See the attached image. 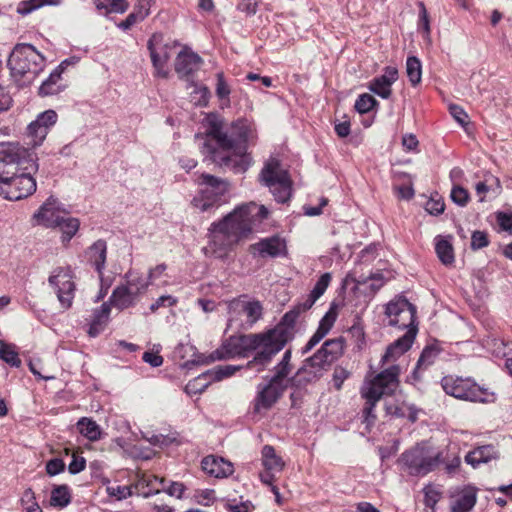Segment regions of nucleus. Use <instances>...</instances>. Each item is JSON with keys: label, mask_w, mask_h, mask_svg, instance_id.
<instances>
[{"label": "nucleus", "mask_w": 512, "mask_h": 512, "mask_svg": "<svg viewBox=\"0 0 512 512\" xmlns=\"http://www.w3.org/2000/svg\"><path fill=\"white\" fill-rule=\"evenodd\" d=\"M208 141L204 147L218 166L235 173H244L251 165L252 158L247 153L249 143H254L256 133L246 120H237L229 126L217 117L208 119Z\"/></svg>", "instance_id": "obj_1"}, {"label": "nucleus", "mask_w": 512, "mask_h": 512, "mask_svg": "<svg viewBox=\"0 0 512 512\" xmlns=\"http://www.w3.org/2000/svg\"><path fill=\"white\" fill-rule=\"evenodd\" d=\"M279 331L267 330L260 333L230 336L207 357L205 362L210 363L236 357L247 358L254 352V357L246 363L245 367L256 373H261L268 367L274 356L283 349L285 340Z\"/></svg>", "instance_id": "obj_2"}, {"label": "nucleus", "mask_w": 512, "mask_h": 512, "mask_svg": "<svg viewBox=\"0 0 512 512\" xmlns=\"http://www.w3.org/2000/svg\"><path fill=\"white\" fill-rule=\"evenodd\" d=\"M269 211L264 205L254 202L243 204L209 228L208 245L204 248L217 258H223L240 238L252 232L254 226L268 217Z\"/></svg>", "instance_id": "obj_3"}, {"label": "nucleus", "mask_w": 512, "mask_h": 512, "mask_svg": "<svg viewBox=\"0 0 512 512\" xmlns=\"http://www.w3.org/2000/svg\"><path fill=\"white\" fill-rule=\"evenodd\" d=\"M344 351L345 339L343 337L326 340L316 353L304 361L296 374L287 379L292 371V351L287 349L280 362L274 367L275 373L271 378L296 387L316 382L330 369L333 363L342 357Z\"/></svg>", "instance_id": "obj_4"}, {"label": "nucleus", "mask_w": 512, "mask_h": 512, "mask_svg": "<svg viewBox=\"0 0 512 512\" xmlns=\"http://www.w3.org/2000/svg\"><path fill=\"white\" fill-rule=\"evenodd\" d=\"M400 368L398 365H391L376 374L371 379H365L361 388V396L366 400L363 408L365 422L373 424L376 420L374 408L383 396L392 395L399 387Z\"/></svg>", "instance_id": "obj_5"}, {"label": "nucleus", "mask_w": 512, "mask_h": 512, "mask_svg": "<svg viewBox=\"0 0 512 512\" xmlns=\"http://www.w3.org/2000/svg\"><path fill=\"white\" fill-rule=\"evenodd\" d=\"M45 58L31 44H18L12 50L8 58V66L11 75L20 85H28L33 82L44 68Z\"/></svg>", "instance_id": "obj_6"}, {"label": "nucleus", "mask_w": 512, "mask_h": 512, "mask_svg": "<svg viewBox=\"0 0 512 512\" xmlns=\"http://www.w3.org/2000/svg\"><path fill=\"white\" fill-rule=\"evenodd\" d=\"M22 169L38 171L36 154L19 143H0V179Z\"/></svg>", "instance_id": "obj_7"}, {"label": "nucleus", "mask_w": 512, "mask_h": 512, "mask_svg": "<svg viewBox=\"0 0 512 512\" xmlns=\"http://www.w3.org/2000/svg\"><path fill=\"white\" fill-rule=\"evenodd\" d=\"M259 182L269 188L278 203H286L292 193V180L281 162L271 157L265 163L258 177Z\"/></svg>", "instance_id": "obj_8"}, {"label": "nucleus", "mask_w": 512, "mask_h": 512, "mask_svg": "<svg viewBox=\"0 0 512 512\" xmlns=\"http://www.w3.org/2000/svg\"><path fill=\"white\" fill-rule=\"evenodd\" d=\"M401 461L410 475L424 476L439 466L442 462V452L422 442L404 452Z\"/></svg>", "instance_id": "obj_9"}, {"label": "nucleus", "mask_w": 512, "mask_h": 512, "mask_svg": "<svg viewBox=\"0 0 512 512\" xmlns=\"http://www.w3.org/2000/svg\"><path fill=\"white\" fill-rule=\"evenodd\" d=\"M441 386L446 394L461 400L479 403L495 401V394L478 385L472 378L448 375L442 378Z\"/></svg>", "instance_id": "obj_10"}, {"label": "nucleus", "mask_w": 512, "mask_h": 512, "mask_svg": "<svg viewBox=\"0 0 512 512\" xmlns=\"http://www.w3.org/2000/svg\"><path fill=\"white\" fill-rule=\"evenodd\" d=\"M195 181L200 186V195L194 198L193 204L203 212L220 205L229 190L226 180L210 174L203 173Z\"/></svg>", "instance_id": "obj_11"}, {"label": "nucleus", "mask_w": 512, "mask_h": 512, "mask_svg": "<svg viewBox=\"0 0 512 512\" xmlns=\"http://www.w3.org/2000/svg\"><path fill=\"white\" fill-rule=\"evenodd\" d=\"M37 171L20 170L0 179V194L4 198L17 201L31 196L36 191V180L33 177Z\"/></svg>", "instance_id": "obj_12"}, {"label": "nucleus", "mask_w": 512, "mask_h": 512, "mask_svg": "<svg viewBox=\"0 0 512 512\" xmlns=\"http://www.w3.org/2000/svg\"><path fill=\"white\" fill-rule=\"evenodd\" d=\"M49 285L54 289L60 306L69 309L75 296L76 285L70 267H57L53 269L49 278Z\"/></svg>", "instance_id": "obj_13"}, {"label": "nucleus", "mask_w": 512, "mask_h": 512, "mask_svg": "<svg viewBox=\"0 0 512 512\" xmlns=\"http://www.w3.org/2000/svg\"><path fill=\"white\" fill-rule=\"evenodd\" d=\"M385 314L389 319L388 324L390 326L417 330L415 325L416 307L407 299L399 298L390 301L386 306Z\"/></svg>", "instance_id": "obj_14"}, {"label": "nucleus", "mask_w": 512, "mask_h": 512, "mask_svg": "<svg viewBox=\"0 0 512 512\" xmlns=\"http://www.w3.org/2000/svg\"><path fill=\"white\" fill-rule=\"evenodd\" d=\"M289 385L270 378L268 383L259 384L257 395L254 400V410L270 409L284 394Z\"/></svg>", "instance_id": "obj_15"}, {"label": "nucleus", "mask_w": 512, "mask_h": 512, "mask_svg": "<svg viewBox=\"0 0 512 512\" xmlns=\"http://www.w3.org/2000/svg\"><path fill=\"white\" fill-rule=\"evenodd\" d=\"M147 48L150 52L151 61L156 70V75L166 78L168 76V72L165 70V66L171 57L173 46L168 43H163V37L161 35L154 34L148 40Z\"/></svg>", "instance_id": "obj_16"}, {"label": "nucleus", "mask_w": 512, "mask_h": 512, "mask_svg": "<svg viewBox=\"0 0 512 512\" xmlns=\"http://www.w3.org/2000/svg\"><path fill=\"white\" fill-rule=\"evenodd\" d=\"M58 115L54 110H46L40 113L36 120L28 126V136L33 146H39L47 137L50 129L56 124Z\"/></svg>", "instance_id": "obj_17"}, {"label": "nucleus", "mask_w": 512, "mask_h": 512, "mask_svg": "<svg viewBox=\"0 0 512 512\" xmlns=\"http://www.w3.org/2000/svg\"><path fill=\"white\" fill-rule=\"evenodd\" d=\"M229 320L233 321L240 314H245L247 323L250 325L257 322L262 315V306L258 301H245L236 298L228 303Z\"/></svg>", "instance_id": "obj_18"}, {"label": "nucleus", "mask_w": 512, "mask_h": 512, "mask_svg": "<svg viewBox=\"0 0 512 512\" xmlns=\"http://www.w3.org/2000/svg\"><path fill=\"white\" fill-rule=\"evenodd\" d=\"M253 256L261 258H275L286 252V243L278 236L264 238L257 243L251 244L249 247Z\"/></svg>", "instance_id": "obj_19"}, {"label": "nucleus", "mask_w": 512, "mask_h": 512, "mask_svg": "<svg viewBox=\"0 0 512 512\" xmlns=\"http://www.w3.org/2000/svg\"><path fill=\"white\" fill-rule=\"evenodd\" d=\"M398 79V70L395 67L388 66L384 69V73L373 78L368 88L371 92L383 99H388L392 94V84Z\"/></svg>", "instance_id": "obj_20"}, {"label": "nucleus", "mask_w": 512, "mask_h": 512, "mask_svg": "<svg viewBox=\"0 0 512 512\" xmlns=\"http://www.w3.org/2000/svg\"><path fill=\"white\" fill-rule=\"evenodd\" d=\"M415 336L416 329L411 328L410 330H407V332L402 337L398 338L387 347L386 352L381 358V363L384 365L398 359L401 355L410 349Z\"/></svg>", "instance_id": "obj_21"}, {"label": "nucleus", "mask_w": 512, "mask_h": 512, "mask_svg": "<svg viewBox=\"0 0 512 512\" xmlns=\"http://www.w3.org/2000/svg\"><path fill=\"white\" fill-rule=\"evenodd\" d=\"M337 310L334 304L331 305L330 309L326 312L323 318L320 320L319 326L312 337L309 339L307 344L302 350V353L305 354L309 352L314 346H316L332 329L336 319H337Z\"/></svg>", "instance_id": "obj_22"}, {"label": "nucleus", "mask_w": 512, "mask_h": 512, "mask_svg": "<svg viewBox=\"0 0 512 512\" xmlns=\"http://www.w3.org/2000/svg\"><path fill=\"white\" fill-rule=\"evenodd\" d=\"M202 469L216 478L228 477L234 472L233 464L222 457L209 455L203 458Z\"/></svg>", "instance_id": "obj_23"}, {"label": "nucleus", "mask_w": 512, "mask_h": 512, "mask_svg": "<svg viewBox=\"0 0 512 512\" xmlns=\"http://www.w3.org/2000/svg\"><path fill=\"white\" fill-rule=\"evenodd\" d=\"M202 64L201 57L189 50L181 51L175 62V71L181 76L186 77L199 70Z\"/></svg>", "instance_id": "obj_24"}, {"label": "nucleus", "mask_w": 512, "mask_h": 512, "mask_svg": "<svg viewBox=\"0 0 512 512\" xmlns=\"http://www.w3.org/2000/svg\"><path fill=\"white\" fill-rule=\"evenodd\" d=\"M107 245L104 240H97L86 251L88 262L95 268L99 276H102L105 267Z\"/></svg>", "instance_id": "obj_25"}, {"label": "nucleus", "mask_w": 512, "mask_h": 512, "mask_svg": "<svg viewBox=\"0 0 512 512\" xmlns=\"http://www.w3.org/2000/svg\"><path fill=\"white\" fill-rule=\"evenodd\" d=\"M498 458V451L494 445L488 444L475 448L470 451L466 457L465 461L470 464L472 467L476 468L482 463H487L493 459Z\"/></svg>", "instance_id": "obj_26"}, {"label": "nucleus", "mask_w": 512, "mask_h": 512, "mask_svg": "<svg viewBox=\"0 0 512 512\" xmlns=\"http://www.w3.org/2000/svg\"><path fill=\"white\" fill-rule=\"evenodd\" d=\"M110 311L111 309L108 303H103L99 308L94 310L88 330L91 337H96L104 330L109 320Z\"/></svg>", "instance_id": "obj_27"}, {"label": "nucleus", "mask_w": 512, "mask_h": 512, "mask_svg": "<svg viewBox=\"0 0 512 512\" xmlns=\"http://www.w3.org/2000/svg\"><path fill=\"white\" fill-rule=\"evenodd\" d=\"M37 224L45 227H56L62 216L54 209L49 200L34 214Z\"/></svg>", "instance_id": "obj_28"}, {"label": "nucleus", "mask_w": 512, "mask_h": 512, "mask_svg": "<svg viewBox=\"0 0 512 512\" xmlns=\"http://www.w3.org/2000/svg\"><path fill=\"white\" fill-rule=\"evenodd\" d=\"M262 464L267 471L280 472L283 470L285 463L283 459L276 454L273 446L265 445L261 451Z\"/></svg>", "instance_id": "obj_29"}, {"label": "nucleus", "mask_w": 512, "mask_h": 512, "mask_svg": "<svg viewBox=\"0 0 512 512\" xmlns=\"http://www.w3.org/2000/svg\"><path fill=\"white\" fill-rule=\"evenodd\" d=\"M476 503V494L473 490H464L451 501L452 512H469Z\"/></svg>", "instance_id": "obj_30"}, {"label": "nucleus", "mask_w": 512, "mask_h": 512, "mask_svg": "<svg viewBox=\"0 0 512 512\" xmlns=\"http://www.w3.org/2000/svg\"><path fill=\"white\" fill-rule=\"evenodd\" d=\"M298 316V310H295L293 308L283 316L282 320L278 325L271 329L280 330L279 332L283 334V339L285 340L283 342V348L288 343V341H290L293 337V328Z\"/></svg>", "instance_id": "obj_31"}, {"label": "nucleus", "mask_w": 512, "mask_h": 512, "mask_svg": "<svg viewBox=\"0 0 512 512\" xmlns=\"http://www.w3.org/2000/svg\"><path fill=\"white\" fill-rule=\"evenodd\" d=\"M136 301L137 299L134 298L133 293L121 286L116 287L110 297L111 304L120 310L133 306Z\"/></svg>", "instance_id": "obj_32"}, {"label": "nucleus", "mask_w": 512, "mask_h": 512, "mask_svg": "<svg viewBox=\"0 0 512 512\" xmlns=\"http://www.w3.org/2000/svg\"><path fill=\"white\" fill-rule=\"evenodd\" d=\"M71 491L66 484L54 485L51 496L50 505L53 507L64 508L71 503Z\"/></svg>", "instance_id": "obj_33"}, {"label": "nucleus", "mask_w": 512, "mask_h": 512, "mask_svg": "<svg viewBox=\"0 0 512 512\" xmlns=\"http://www.w3.org/2000/svg\"><path fill=\"white\" fill-rule=\"evenodd\" d=\"M438 355H439V349L437 347L426 346L423 349V351L417 361L416 367L413 371L414 378L419 379L420 372L422 370H425L426 368H428L430 365H432Z\"/></svg>", "instance_id": "obj_34"}, {"label": "nucleus", "mask_w": 512, "mask_h": 512, "mask_svg": "<svg viewBox=\"0 0 512 512\" xmlns=\"http://www.w3.org/2000/svg\"><path fill=\"white\" fill-rule=\"evenodd\" d=\"M79 432L90 441H97L101 438L100 426L91 418L82 417L77 422Z\"/></svg>", "instance_id": "obj_35"}, {"label": "nucleus", "mask_w": 512, "mask_h": 512, "mask_svg": "<svg viewBox=\"0 0 512 512\" xmlns=\"http://www.w3.org/2000/svg\"><path fill=\"white\" fill-rule=\"evenodd\" d=\"M435 251L439 260L444 265L454 262V250L449 240L441 236L436 237Z\"/></svg>", "instance_id": "obj_36"}, {"label": "nucleus", "mask_w": 512, "mask_h": 512, "mask_svg": "<svg viewBox=\"0 0 512 512\" xmlns=\"http://www.w3.org/2000/svg\"><path fill=\"white\" fill-rule=\"evenodd\" d=\"M98 11L108 13H123L128 8L127 0H94Z\"/></svg>", "instance_id": "obj_37"}, {"label": "nucleus", "mask_w": 512, "mask_h": 512, "mask_svg": "<svg viewBox=\"0 0 512 512\" xmlns=\"http://www.w3.org/2000/svg\"><path fill=\"white\" fill-rule=\"evenodd\" d=\"M211 377L212 376L209 370L205 373H202L201 375L194 378L193 380H190L187 383L185 391L188 394L202 393L214 381L211 380Z\"/></svg>", "instance_id": "obj_38"}, {"label": "nucleus", "mask_w": 512, "mask_h": 512, "mask_svg": "<svg viewBox=\"0 0 512 512\" xmlns=\"http://www.w3.org/2000/svg\"><path fill=\"white\" fill-rule=\"evenodd\" d=\"M79 220L76 219V218H65V217H61V219L59 220V223L56 225V227H59L60 230L62 231V242L63 243H68L71 238L76 234V232L78 231L79 229Z\"/></svg>", "instance_id": "obj_39"}, {"label": "nucleus", "mask_w": 512, "mask_h": 512, "mask_svg": "<svg viewBox=\"0 0 512 512\" xmlns=\"http://www.w3.org/2000/svg\"><path fill=\"white\" fill-rule=\"evenodd\" d=\"M61 80V71L55 70L53 71L48 79L42 83L39 88V94L41 96H49L57 94L61 87L59 85V81Z\"/></svg>", "instance_id": "obj_40"}, {"label": "nucleus", "mask_w": 512, "mask_h": 512, "mask_svg": "<svg viewBox=\"0 0 512 512\" xmlns=\"http://www.w3.org/2000/svg\"><path fill=\"white\" fill-rule=\"evenodd\" d=\"M63 0H29L21 2L17 8V12L22 15H27L32 11L43 6H58Z\"/></svg>", "instance_id": "obj_41"}, {"label": "nucleus", "mask_w": 512, "mask_h": 512, "mask_svg": "<svg viewBox=\"0 0 512 512\" xmlns=\"http://www.w3.org/2000/svg\"><path fill=\"white\" fill-rule=\"evenodd\" d=\"M406 72H407L409 81L413 86H416L417 84H419L421 82L422 65H421L420 60L417 57L411 56V57L407 58Z\"/></svg>", "instance_id": "obj_42"}, {"label": "nucleus", "mask_w": 512, "mask_h": 512, "mask_svg": "<svg viewBox=\"0 0 512 512\" xmlns=\"http://www.w3.org/2000/svg\"><path fill=\"white\" fill-rule=\"evenodd\" d=\"M0 359L11 365L12 367H19L21 360L18 357V353L15 351L13 345L6 344L0 340Z\"/></svg>", "instance_id": "obj_43"}, {"label": "nucleus", "mask_w": 512, "mask_h": 512, "mask_svg": "<svg viewBox=\"0 0 512 512\" xmlns=\"http://www.w3.org/2000/svg\"><path fill=\"white\" fill-rule=\"evenodd\" d=\"M246 367L240 366V365H224V366H218L212 370H209L211 373V380L214 381H220L223 378L230 377L234 375L237 371L241 370Z\"/></svg>", "instance_id": "obj_44"}, {"label": "nucleus", "mask_w": 512, "mask_h": 512, "mask_svg": "<svg viewBox=\"0 0 512 512\" xmlns=\"http://www.w3.org/2000/svg\"><path fill=\"white\" fill-rule=\"evenodd\" d=\"M149 14V8L147 5H141L138 11L130 13L127 18L119 24V27L127 30L131 28L138 21H142Z\"/></svg>", "instance_id": "obj_45"}, {"label": "nucleus", "mask_w": 512, "mask_h": 512, "mask_svg": "<svg viewBox=\"0 0 512 512\" xmlns=\"http://www.w3.org/2000/svg\"><path fill=\"white\" fill-rule=\"evenodd\" d=\"M377 104V100L372 95L364 93L357 98L354 107L360 114H365L370 112Z\"/></svg>", "instance_id": "obj_46"}, {"label": "nucleus", "mask_w": 512, "mask_h": 512, "mask_svg": "<svg viewBox=\"0 0 512 512\" xmlns=\"http://www.w3.org/2000/svg\"><path fill=\"white\" fill-rule=\"evenodd\" d=\"M332 276L330 273H324L320 276L318 281L316 282L314 288L310 292V294L313 296L314 299H319L324 292L326 291L327 287L329 286L331 282Z\"/></svg>", "instance_id": "obj_47"}, {"label": "nucleus", "mask_w": 512, "mask_h": 512, "mask_svg": "<svg viewBox=\"0 0 512 512\" xmlns=\"http://www.w3.org/2000/svg\"><path fill=\"white\" fill-rule=\"evenodd\" d=\"M450 197L455 204L462 207L466 206L470 199L469 192L459 185L452 188Z\"/></svg>", "instance_id": "obj_48"}, {"label": "nucleus", "mask_w": 512, "mask_h": 512, "mask_svg": "<svg viewBox=\"0 0 512 512\" xmlns=\"http://www.w3.org/2000/svg\"><path fill=\"white\" fill-rule=\"evenodd\" d=\"M351 376V372L342 366H336L333 372V385L337 391L342 389L343 383Z\"/></svg>", "instance_id": "obj_49"}, {"label": "nucleus", "mask_w": 512, "mask_h": 512, "mask_svg": "<svg viewBox=\"0 0 512 512\" xmlns=\"http://www.w3.org/2000/svg\"><path fill=\"white\" fill-rule=\"evenodd\" d=\"M368 280L373 281L370 285L371 289L373 291L379 290L384 285V277L381 273H373L370 274L368 277L360 276L355 281L357 284H366Z\"/></svg>", "instance_id": "obj_50"}, {"label": "nucleus", "mask_w": 512, "mask_h": 512, "mask_svg": "<svg viewBox=\"0 0 512 512\" xmlns=\"http://www.w3.org/2000/svg\"><path fill=\"white\" fill-rule=\"evenodd\" d=\"M217 83H216V95L220 99H228L231 93V89L227 82L225 81L224 75L222 72L217 73L216 75Z\"/></svg>", "instance_id": "obj_51"}, {"label": "nucleus", "mask_w": 512, "mask_h": 512, "mask_svg": "<svg viewBox=\"0 0 512 512\" xmlns=\"http://www.w3.org/2000/svg\"><path fill=\"white\" fill-rule=\"evenodd\" d=\"M489 240L487 233L483 231H474L471 236V248L473 250L482 249L488 246Z\"/></svg>", "instance_id": "obj_52"}, {"label": "nucleus", "mask_w": 512, "mask_h": 512, "mask_svg": "<svg viewBox=\"0 0 512 512\" xmlns=\"http://www.w3.org/2000/svg\"><path fill=\"white\" fill-rule=\"evenodd\" d=\"M107 493L111 497H115L117 500H123L126 499L128 496L131 495L130 487L128 486H108L106 488Z\"/></svg>", "instance_id": "obj_53"}, {"label": "nucleus", "mask_w": 512, "mask_h": 512, "mask_svg": "<svg viewBox=\"0 0 512 512\" xmlns=\"http://www.w3.org/2000/svg\"><path fill=\"white\" fill-rule=\"evenodd\" d=\"M425 209L432 215H439L444 212L445 204L442 199L430 198L425 205Z\"/></svg>", "instance_id": "obj_54"}, {"label": "nucleus", "mask_w": 512, "mask_h": 512, "mask_svg": "<svg viewBox=\"0 0 512 512\" xmlns=\"http://www.w3.org/2000/svg\"><path fill=\"white\" fill-rule=\"evenodd\" d=\"M65 469V463L62 459L53 458L46 463V472L50 476H55Z\"/></svg>", "instance_id": "obj_55"}, {"label": "nucleus", "mask_w": 512, "mask_h": 512, "mask_svg": "<svg viewBox=\"0 0 512 512\" xmlns=\"http://www.w3.org/2000/svg\"><path fill=\"white\" fill-rule=\"evenodd\" d=\"M176 302L177 300L171 295H163L150 305V310L151 312H156L159 308L173 306Z\"/></svg>", "instance_id": "obj_56"}, {"label": "nucleus", "mask_w": 512, "mask_h": 512, "mask_svg": "<svg viewBox=\"0 0 512 512\" xmlns=\"http://www.w3.org/2000/svg\"><path fill=\"white\" fill-rule=\"evenodd\" d=\"M122 288H126L128 291L133 293L134 298L138 299V296L147 288V282H141L140 285H136L134 279H128L125 285H120Z\"/></svg>", "instance_id": "obj_57"}, {"label": "nucleus", "mask_w": 512, "mask_h": 512, "mask_svg": "<svg viewBox=\"0 0 512 512\" xmlns=\"http://www.w3.org/2000/svg\"><path fill=\"white\" fill-rule=\"evenodd\" d=\"M449 111H450V114L452 115V117L462 126L466 125L467 124V119H468V115L467 113L463 110V108H461L460 106L458 105H450L449 107Z\"/></svg>", "instance_id": "obj_58"}, {"label": "nucleus", "mask_w": 512, "mask_h": 512, "mask_svg": "<svg viewBox=\"0 0 512 512\" xmlns=\"http://www.w3.org/2000/svg\"><path fill=\"white\" fill-rule=\"evenodd\" d=\"M142 359L152 367H159L163 364V357L157 353L146 351L144 352Z\"/></svg>", "instance_id": "obj_59"}, {"label": "nucleus", "mask_w": 512, "mask_h": 512, "mask_svg": "<svg viewBox=\"0 0 512 512\" xmlns=\"http://www.w3.org/2000/svg\"><path fill=\"white\" fill-rule=\"evenodd\" d=\"M497 221L503 230L508 231L512 235V213H498Z\"/></svg>", "instance_id": "obj_60"}, {"label": "nucleus", "mask_w": 512, "mask_h": 512, "mask_svg": "<svg viewBox=\"0 0 512 512\" xmlns=\"http://www.w3.org/2000/svg\"><path fill=\"white\" fill-rule=\"evenodd\" d=\"M86 461L83 457L73 456L72 461L68 466V470L71 474H77L85 469Z\"/></svg>", "instance_id": "obj_61"}, {"label": "nucleus", "mask_w": 512, "mask_h": 512, "mask_svg": "<svg viewBox=\"0 0 512 512\" xmlns=\"http://www.w3.org/2000/svg\"><path fill=\"white\" fill-rule=\"evenodd\" d=\"M419 7H420V13H419V17H420V20H419V26L425 31V33L428 35L430 33V24H429V18H428V13H427V10L425 8V5L420 2L419 3Z\"/></svg>", "instance_id": "obj_62"}, {"label": "nucleus", "mask_w": 512, "mask_h": 512, "mask_svg": "<svg viewBox=\"0 0 512 512\" xmlns=\"http://www.w3.org/2000/svg\"><path fill=\"white\" fill-rule=\"evenodd\" d=\"M12 104V98L10 93L6 91V89L0 85V112L6 111L10 108Z\"/></svg>", "instance_id": "obj_63"}, {"label": "nucleus", "mask_w": 512, "mask_h": 512, "mask_svg": "<svg viewBox=\"0 0 512 512\" xmlns=\"http://www.w3.org/2000/svg\"><path fill=\"white\" fill-rule=\"evenodd\" d=\"M328 203L327 198H322L321 202L318 206H305L304 212L307 216H318L322 213V209L324 206H326Z\"/></svg>", "instance_id": "obj_64"}]
</instances>
